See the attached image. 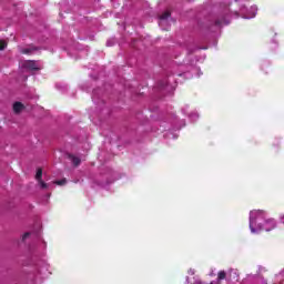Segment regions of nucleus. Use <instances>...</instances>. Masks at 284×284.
<instances>
[{
	"mask_svg": "<svg viewBox=\"0 0 284 284\" xmlns=\"http://www.w3.org/2000/svg\"><path fill=\"white\" fill-rule=\"evenodd\" d=\"M168 19H170V11H165L161 17H160V21H159V26L160 28H162V30H168Z\"/></svg>",
	"mask_w": 284,
	"mask_h": 284,
	"instance_id": "obj_5",
	"label": "nucleus"
},
{
	"mask_svg": "<svg viewBox=\"0 0 284 284\" xmlns=\"http://www.w3.org/2000/svg\"><path fill=\"white\" fill-rule=\"evenodd\" d=\"M189 116H190L191 121H196V119H199V112L193 111V112L189 113Z\"/></svg>",
	"mask_w": 284,
	"mask_h": 284,
	"instance_id": "obj_9",
	"label": "nucleus"
},
{
	"mask_svg": "<svg viewBox=\"0 0 284 284\" xmlns=\"http://www.w3.org/2000/svg\"><path fill=\"white\" fill-rule=\"evenodd\" d=\"M65 156H67V159H69L70 162L73 163V165H79V163H81V158H79L77 155L67 153Z\"/></svg>",
	"mask_w": 284,
	"mask_h": 284,
	"instance_id": "obj_6",
	"label": "nucleus"
},
{
	"mask_svg": "<svg viewBox=\"0 0 284 284\" xmlns=\"http://www.w3.org/2000/svg\"><path fill=\"white\" fill-rule=\"evenodd\" d=\"M21 110H23V104L21 102H16L13 104V111L19 114V112H21Z\"/></svg>",
	"mask_w": 284,
	"mask_h": 284,
	"instance_id": "obj_7",
	"label": "nucleus"
},
{
	"mask_svg": "<svg viewBox=\"0 0 284 284\" xmlns=\"http://www.w3.org/2000/svg\"><path fill=\"white\" fill-rule=\"evenodd\" d=\"M23 54H30V49L22 50Z\"/></svg>",
	"mask_w": 284,
	"mask_h": 284,
	"instance_id": "obj_12",
	"label": "nucleus"
},
{
	"mask_svg": "<svg viewBox=\"0 0 284 284\" xmlns=\"http://www.w3.org/2000/svg\"><path fill=\"white\" fill-rule=\"evenodd\" d=\"M21 67L24 68V70H29V72L41 70V63L31 60L22 61Z\"/></svg>",
	"mask_w": 284,
	"mask_h": 284,
	"instance_id": "obj_3",
	"label": "nucleus"
},
{
	"mask_svg": "<svg viewBox=\"0 0 284 284\" xmlns=\"http://www.w3.org/2000/svg\"><path fill=\"white\" fill-rule=\"evenodd\" d=\"M65 183H68V181L65 179L62 180H58L53 182V185H65Z\"/></svg>",
	"mask_w": 284,
	"mask_h": 284,
	"instance_id": "obj_10",
	"label": "nucleus"
},
{
	"mask_svg": "<svg viewBox=\"0 0 284 284\" xmlns=\"http://www.w3.org/2000/svg\"><path fill=\"white\" fill-rule=\"evenodd\" d=\"M183 112H184L185 114H187V106H186L185 109H183Z\"/></svg>",
	"mask_w": 284,
	"mask_h": 284,
	"instance_id": "obj_16",
	"label": "nucleus"
},
{
	"mask_svg": "<svg viewBox=\"0 0 284 284\" xmlns=\"http://www.w3.org/2000/svg\"><path fill=\"white\" fill-rule=\"evenodd\" d=\"M189 274H191V276H194L195 271H194V270H192V268H190V270H189Z\"/></svg>",
	"mask_w": 284,
	"mask_h": 284,
	"instance_id": "obj_14",
	"label": "nucleus"
},
{
	"mask_svg": "<svg viewBox=\"0 0 284 284\" xmlns=\"http://www.w3.org/2000/svg\"><path fill=\"white\" fill-rule=\"evenodd\" d=\"M6 45H8V43H6L3 40H0V50H6Z\"/></svg>",
	"mask_w": 284,
	"mask_h": 284,
	"instance_id": "obj_11",
	"label": "nucleus"
},
{
	"mask_svg": "<svg viewBox=\"0 0 284 284\" xmlns=\"http://www.w3.org/2000/svg\"><path fill=\"white\" fill-rule=\"evenodd\" d=\"M226 276H227V273H225V271H220L217 273V281H225Z\"/></svg>",
	"mask_w": 284,
	"mask_h": 284,
	"instance_id": "obj_8",
	"label": "nucleus"
},
{
	"mask_svg": "<svg viewBox=\"0 0 284 284\" xmlns=\"http://www.w3.org/2000/svg\"><path fill=\"white\" fill-rule=\"evenodd\" d=\"M256 12H258V8H256V6H253L250 9H247L243 1H235L232 4V13L236 17H242V19H254V17H256Z\"/></svg>",
	"mask_w": 284,
	"mask_h": 284,
	"instance_id": "obj_2",
	"label": "nucleus"
},
{
	"mask_svg": "<svg viewBox=\"0 0 284 284\" xmlns=\"http://www.w3.org/2000/svg\"><path fill=\"white\" fill-rule=\"evenodd\" d=\"M41 176H43V170L38 169V171H37V173H36V181L38 182L39 187H40L41 190H50V187L52 186V184L43 182V180L41 179Z\"/></svg>",
	"mask_w": 284,
	"mask_h": 284,
	"instance_id": "obj_4",
	"label": "nucleus"
},
{
	"mask_svg": "<svg viewBox=\"0 0 284 284\" xmlns=\"http://www.w3.org/2000/svg\"><path fill=\"white\" fill-rule=\"evenodd\" d=\"M280 221H281V223H284V214L283 213L280 214Z\"/></svg>",
	"mask_w": 284,
	"mask_h": 284,
	"instance_id": "obj_13",
	"label": "nucleus"
},
{
	"mask_svg": "<svg viewBox=\"0 0 284 284\" xmlns=\"http://www.w3.org/2000/svg\"><path fill=\"white\" fill-rule=\"evenodd\" d=\"M28 236H30V233H26V234L23 235V241H26V239H28Z\"/></svg>",
	"mask_w": 284,
	"mask_h": 284,
	"instance_id": "obj_15",
	"label": "nucleus"
},
{
	"mask_svg": "<svg viewBox=\"0 0 284 284\" xmlns=\"http://www.w3.org/2000/svg\"><path fill=\"white\" fill-rule=\"evenodd\" d=\"M248 227L252 234L260 232H272L276 227V221L267 214L264 210H253L250 212Z\"/></svg>",
	"mask_w": 284,
	"mask_h": 284,
	"instance_id": "obj_1",
	"label": "nucleus"
}]
</instances>
